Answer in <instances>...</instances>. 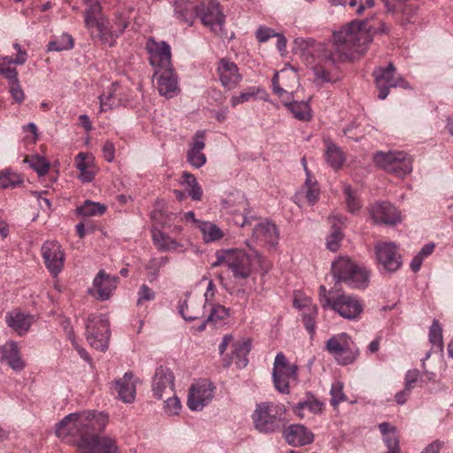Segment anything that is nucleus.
<instances>
[{
  "instance_id": "nucleus-1",
  "label": "nucleus",
  "mask_w": 453,
  "mask_h": 453,
  "mask_svg": "<svg viewBox=\"0 0 453 453\" xmlns=\"http://www.w3.org/2000/svg\"><path fill=\"white\" fill-rule=\"evenodd\" d=\"M364 21H351L333 34V43H316L312 39H296L303 47L307 65L320 82H336L342 79L340 64L351 59L355 54H363L372 41L370 34L363 28Z\"/></svg>"
},
{
  "instance_id": "nucleus-2",
  "label": "nucleus",
  "mask_w": 453,
  "mask_h": 453,
  "mask_svg": "<svg viewBox=\"0 0 453 453\" xmlns=\"http://www.w3.org/2000/svg\"><path fill=\"white\" fill-rule=\"evenodd\" d=\"M108 423L109 416L104 411L73 412L56 425V434L77 447L79 453H119L116 439L99 434Z\"/></svg>"
},
{
  "instance_id": "nucleus-3",
  "label": "nucleus",
  "mask_w": 453,
  "mask_h": 453,
  "mask_svg": "<svg viewBox=\"0 0 453 453\" xmlns=\"http://www.w3.org/2000/svg\"><path fill=\"white\" fill-rule=\"evenodd\" d=\"M287 409L283 403L264 401L256 403L251 414L254 428L260 434L280 432L287 425Z\"/></svg>"
},
{
  "instance_id": "nucleus-4",
  "label": "nucleus",
  "mask_w": 453,
  "mask_h": 453,
  "mask_svg": "<svg viewBox=\"0 0 453 453\" xmlns=\"http://www.w3.org/2000/svg\"><path fill=\"white\" fill-rule=\"evenodd\" d=\"M228 261V270L237 280H247L258 269L266 273L271 267L270 263L253 249L250 252L242 249H233Z\"/></svg>"
},
{
  "instance_id": "nucleus-5",
  "label": "nucleus",
  "mask_w": 453,
  "mask_h": 453,
  "mask_svg": "<svg viewBox=\"0 0 453 453\" xmlns=\"http://www.w3.org/2000/svg\"><path fill=\"white\" fill-rule=\"evenodd\" d=\"M319 297L323 309H331L348 320L359 319L364 311V305L357 297L344 293L327 292L323 285L319 287Z\"/></svg>"
},
{
  "instance_id": "nucleus-6",
  "label": "nucleus",
  "mask_w": 453,
  "mask_h": 453,
  "mask_svg": "<svg viewBox=\"0 0 453 453\" xmlns=\"http://www.w3.org/2000/svg\"><path fill=\"white\" fill-rule=\"evenodd\" d=\"M331 272L336 282H343L352 288H365L370 273L348 257H339L332 263Z\"/></svg>"
},
{
  "instance_id": "nucleus-7",
  "label": "nucleus",
  "mask_w": 453,
  "mask_h": 453,
  "mask_svg": "<svg viewBox=\"0 0 453 453\" xmlns=\"http://www.w3.org/2000/svg\"><path fill=\"white\" fill-rule=\"evenodd\" d=\"M372 159L378 168L397 177H404L412 171V158L404 151H377Z\"/></svg>"
},
{
  "instance_id": "nucleus-8",
  "label": "nucleus",
  "mask_w": 453,
  "mask_h": 453,
  "mask_svg": "<svg viewBox=\"0 0 453 453\" xmlns=\"http://www.w3.org/2000/svg\"><path fill=\"white\" fill-rule=\"evenodd\" d=\"M325 349L341 365L354 363L359 356V349L346 333L337 334L330 337L326 342Z\"/></svg>"
},
{
  "instance_id": "nucleus-9",
  "label": "nucleus",
  "mask_w": 453,
  "mask_h": 453,
  "mask_svg": "<svg viewBox=\"0 0 453 453\" xmlns=\"http://www.w3.org/2000/svg\"><path fill=\"white\" fill-rule=\"evenodd\" d=\"M110 324L104 315H89L86 325L87 341L89 345L102 351L108 348L110 339Z\"/></svg>"
},
{
  "instance_id": "nucleus-10",
  "label": "nucleus",
  "mask_w": 453,
  "mask_h": 453,
  "mask_svg": "<svg viewBox=\"0 0 453 453\" xmlns=\"http://www.w3.org/2000/svg\"><path fill=\"white\" fill-rule=\"evenodd\" d=\"M297 365L290 364L282 352L276 355L273 368V382L278 392L289 394L291 380H297Z\"/></svg>"
},
{
  "instance_id": "nucleus-11",
  "label": "nucleus",
  "mask_w": 453,
  "mask_h": 453,
  "mask_svg": "<svg viewBox=\"0 0 453 453\" xmlns=\"http://www.w3.org/2000/svg\"><path fill=\"white\" fill-rule=\"evenodd\" d=\"M372 75L374 77L376 87L379 90L378 97L384 100L389 94L391 88H409V83L397 73L396 68L393 63H388L386 67H377Z\"/></svg>"
},
{
  "instance_id": "nucleus-12",
  "label": "nucleus",
  "mask_w": 453,
  "mask_h": 453,
  "mask_svg": "<svg viewBox=\"0 0 453 453\" xmlns=\"http://www.w3.org/2000/svg\"><path fill=\"white\" fill-rule=\"evenodd\" d=\"M216 387L206 379L194 382L188 390L187 405L194 411H202L214 397Z\"/></svg>"
},
{
  "instance_id": "nucleus-13",
  "label": "nucleus",
  "mask_w": 453,
  "mask_h": 453,
  "mask_svg": "<svg viewBox=\"0 0 453 453\" xmlns=\"http://www.w3.org/2000/svg\"><path fill=\"white\" fill-rule=\"evenodd\" d=\"M378 265L389 273L396 272L403 265L402 256L395 242H379L374 246Z\"/></svg>"
},
{
  "instance_id": "nucleus-14",
  "label": "nucleus",
  "mask_w": 453,
  "mask_h": 453,
  "mask_svg": "<svg viewBox=\"0 0 453 453\" xmlns=\"http://www.w3.org/2000/svg\"><path fill=\"white\" fill-rule=\"evenodd\" d=\"M150 65L155 69L173 67L170 45L164 41H156L150 37L146 42Z\"/></svg>"
},
{
  "instance_id": "nucleus-15",
  "label": "nucleus",
  "mask_w": 453,
  "mask_h": 453,
  "mask_svg": "<svg viewBox=\"0 0 453 453\" xmlns=\"http://www.w3.org/2000/svg\"><path fill=\"white\" fill-rule=\"evenodd\" d=\"M249 206L250 203L242 194L232 195L225 201L227 213L234 215V224L241 226L251 225V220L255 219L251 216L249 217Z\"/></svg>"
},
{
  "instance_id": "nucleus-16",
  "label": "nucleus",
  "mask_w": 453,
  "mask_h": 453,
  "mask_svg": "<svg viewBox=\"0 0 453 453\" xmlns=\"http://www.w3.org/2000/svg\"><path fill=\"white\" fill-rule=\"evenodd\" d=\"M42 255L46 268L52 276H57L63 269L65 252L61 245L55 241H47L42 246Z\"/></svg>"
},
{
  "instance_id": "nucleus-17",
  "label": "nucleus",
  "mask_w": 453,
  "mask_h": 453,
  "mask_svg": "<svg viewBox=\"0 0 453 453\" xmlns=\"http://www.w3.org/2000/svg\"><path fill=\"white\" fill-rule=\"evenodd\" d=\"M217 74L222 87L226 90L235 88L242 80L237 65L226 58L219 60Z\"/></svg>"
},
{
  "instance_id": "nucleus-18",
  "label": "nucleus",
  "mask_w": 453,
  "mask_h": 453,
  "mask_svg": "<svg viewBox=\"0 0 453 453\" xmlns=\"http://www.w3.org/2000/svg\"><path fill=\"white\" fill-rule=\"evenodd\" d=\"M154 77L157 79V88L161 96L173 98L180 93L178 76L173 67L156 69Z\"/></svg>"
},
{
  "instance_id": "nucleus-19",
  "label": "nucleus",
  "mask_w": 453,
  "mask_h": 453,
  "mask_svg": "<svg viewBox=\"0 0 453 453\" xmlns=\"http://www.w3.org/2000/svg\"><path fill=\"white\" fill-rule=\"evenodd\" d=\"M197 17L205 27L212 28L214 25L222 27L225 22L221 6L216 0H207L199 4Z\"/></svg>"
},
{
  "instance_id": "nucleus-20",
  "label": "nucleus",
  "mask_w": 453,
  "mask_h": 453,
  "mask_svg": "<svg viewBox=\"0 0 453 453\" xmlns=\"http://www.w3.org/2000/svg\"><path fill=\"white\" fill-rule=\"evenodd\" d=\"M152 390L154 396L157 399L173 395L174 376L170 369L160 366L156 370L153 377Z\"/></svg>"
},
{
  "instance_id": "nucleus-21",
  "label": "nucleus",
  "mask_w": 453,
  "mask_h": 453,
  "mask_svg": "<svg viewBox=\"0 0 453 453\" xmlns=\"http://www.w3.org/2000/svg\"><path fill=\"white\" fill-rule=\"evenodd\" d=\"M369 212L376 223L395 225L401 221L397 209L388 202L376 203L371 205Z\"/></svg>"
},
{
  "instance_id": "nucleus-22",
  "label": "nucleus",
  "mask_w": 453,
  "mask_h": 453,
  "mask_svg": "<svg viewBox=\"0 0 453 453\" xmlns=\"http://www.w3.org/2000/svg\"><path fill=\"white\" fill-rule=\"evenodd\" d=\"M118 276L111 275L104 270H100L93 280V288L96 292V298L100 301L108 300L119 284Z\"/></svg>"
},
{
  "instance_id": "nucleus-23",
  "label": "nucleus",
  "mask_w": 453,
  "mask_h": 453,
  "mask_svg": "<svg viewBox=\"0 0 453 453\" xmlns=\"http://www.w3.org/2000/svg\"><path fill=\"white\" fill-rule=\"evenodd\" d=\"M0 362L6 364L15 372H20L26 366L18 343L14 341H9L0 346Z\"/></svg>"
},
{
  "instance_id": "nucleus-24",
  "label": "nucleus",
  "mask_w": 453,
  "mask_h": 453,
  "mask_svg": "<svg viewBox=\"0 0 453 453\" xmlns=\"http://www.w3.org/2000/svg\"><path fill=\"white\" fill-rule=\"evenodd\" d=\"M170 2L173 5L174 17L180 23L191 27L197 17L199 4L195 3V0H172Z\"/></svg>"
},
{
  "instance_id": "nucleus-25",
  "label": "nucleus",
  "mask_w": 453,
  "mask_h": 453,
  "mask_svg": "<svg viewBox=\"0 0 453 453\" xmlns=\"http://www.w3.org/2000/svg\"><path fill=\"white\" fill-rule=\"evenodd\" d=\"M257 242L275 247L279 242V230L275 224L264 220L257 223L252 232Z\"/></svg>"
},
{
  "instance_id": "nucleus-26",
  "label": "nucleus",
  "mask_w": 453,
  "mask_h": 453,
  "mask_svg": "<svg viewBox=\"0 0 453 453\" xmlns=\"http://www.w3.org/2000/svg\"><path fill=\"white\" fill-rule=\"evenodd\" d=\"M283 436L288 444L296 447L310 444L314 440L312 432L303 425L289 426L284 429Z\"/></svg>"
},
{
  "instance_id": "nucleus-27",
  "label": "nucleus",
  "mask_w": 453,
  "mask_h": 453,
  "mask_svg": "<svg viewBox=\"0 0 453 453\" xmlns=\"http://www.w3.org/2000/svg\"><path fill=\"white\" fill-rule=\"evenodd\" d=\"M204 307L205 303L201 300L197 301L188 296L186 299L180 303L179 312L185 320L193 321L203 317Z\"/></svg>"
},
{
  "instance_id": "nucleus-28",
  "label": "nucleus",
  "mask_w": 453,
  "mask_h": 453,
  "mask_svg": "<svg viewBox=\"0 0 453 453\" xmlns=\"http://www.w3.org/2000/svg\"><path fill=\"white\" fill-rule=\"evenodd\" d=\"M288 76V73L285 70H281L274 74L273 78V88L274 93L279 96L281 102L288 108V104H292L293 101V86L291 84L285 83V78Z\"/></svg>"
},
{
  "instance_id": "nucleus-29",
  "label": "nucleus",
  "mask_w": 453,
  "mask_h": 453,
  "mask_svg": "<svg viewBox=\"0 0 453 453\" xmlns=\"http://www.w3.org/2000/svg\"><path fill=\"white\" fill-rule=\"evenodd\" d=\"M5 322L19 335H23L29 330L34 322V317L21 311H13L6 314Z\"/></svg>"
},
{
  "instance_id": "nucleus-30",
  "label": "nucleus",
  "mask_w": 453,
  "mask_h": 453,
  "mask_svg": "<svg viewBox=\"0 0 453 453\" xmlns=\"http://www.w3.org/2000/svg\"><path fill=\"white\" fill-rule=\"evenodd\" d=\"M133 378V373L127 372L121 379L115 381V390L119 399L126 403H133L135 398L136 389Z\"/></svg>"
},
{
  "instance_id": "nucleus-31",
  "label": "nucleus",
  "mask_w": 453,
  "mask_h": 453,
  "mask_svg": "<svg viewBox=\"0 0 453 453\" xmlns=\"http://www.w3.org/2000/svg\"><path fill=\"white\" fill-rule=\"evenodd\" d=\"M324 403L318 399L314 395L307 393L305 397L297 403L294 408V413L300 418H303V411L306 409L312 414H319L324 409Z\"/></svg>"
},
{
  "instance_id": "nucleus-32",
  "label": "nucleus",
  "mask_w": 453,
  "mask_h": 453,
  "mask_svg": "<svg viewBox=\"0 0 453 453\" xmlns=\"http://www.w3.org/2000/svg\"><path fill=\"white\" fill-rule=\"evenodd\" d=\"M332 219V231L326 239V247L331 251H336L340 248V243L343 238V234L341 230V225H344L346 218L341 215H333Z\"/></svg>"
},
{
  "instance_id": "nucleus-33",
  "label": "nucleus",
  "mask_w": 453,
  "mask_h": 453,
  "mask_svg": "<svg viewBox=\"0 0 453 453\" xmlns=\"http://www.w3.org/2000/svg\"><path fill=\"white\" fill-rule=\"evenodd\" d=\"M302 196H304L310 204H314L319 200V188L318 187V181L312 177L311 173H308L302 190L297 192L295 196L296 202L301 200Z\"/></svg>"
},
{
  "instance_id": "nucleus-34",
  "label": "nucleus",
  "mask_w": 453,
  "mask_h": 453,
  "mask_svg": "<svg viewBox=\"0 0 453 453\" xmlns=\"http://www.w3.org/2000/svg\"><path fill=\"white\" fill-rule=\"evenodd\" d=\"M93 28H96L100 41L109 47L114 46L119 34H115L109 27V20L104 17L93 23Z\"/></svg>"
},
{
  "instance_id": "nucleus-35",
  "label": "nucleus",
  "mask_w": 453,
  "mask_h": 453,
  "mask_svg": "<svg viewBox=\"0 0 453 453\" xmlns=\"http://www.w3.org/2000/svg\"><path fill=\"white\" fill-rule=\"evenodd\" d=\"M86 10L84 12L85 27L91 30L93 29V23L104 18L102 12V5L98 0H83Z\"/></svg>"
},
{
  "instance_id": "nucleus-36",
  "label": "nucleus",
  "mask_w": 453,
  "mask_h": 453,
  "mask_svg": "<svg viewBox=\"0 0 453 453\" xmlns=\"http://www.w3.org/2000/svg\"><path fill=\"white\" fill-rule=\"evenodd\" d=\"M120 88L119 83H112L107 91L99 96L102 111H107L119 105L120 102L119 91Z\"/></svg>"
},
{
  "instance_id": "nucleus-37",
  "label": "nucleus",
  "mask_w": 453,
  "mask_h": 453,
  "mask_svg": "<svg viewBox=\"0 0 453 453\" xmlns=\"http://www.w3.org/2000/svg\"><path fill=\"white\" fill-rule=\"evenodd\" d=\"M152 239L154 244L161 251L175 250L179 248H182L183 245L176 240L170 237L160 230L153 231Z\"/></svg>"
},
{
  "instance_id": "nucleus-38",
  "label": "nucleus",
  "mask_w": 453,
  "mask_h": 453,
  "mask_svg": "<svg viewBox=\"0 0 453 453\" xmlns=\"http://www.w3.org/2000/svg\"><path fill=\"white\" fill-rule=\"evenodd\" d=\"M229 317V310L220 304H211L210 314L206 320H204L198 327L199 331L205 328L207 323H211L214 326L221 324L226 319Z\"/></svg>"
},
{
  "instance_id": "nucleus-39",
  "label": "nucleus",
  "mask_w": 453,
  "mask_h": 453,
  "mask_svg": "<svg viewBox=\"0 0 453 453\" xmlns=\"http://www.w3.org/2000/svg\"><path fill=\"white\" fill-rule=\"evenodd\" d=\"M203 234V240L205 242L219 241L223 238V231L214 223L209 221L199 222L197 226Z\"/></svg>"
},
{
  "instance_id": "nucleus-40",
  "label": "nucleus",
  "mask_w": 453,
  "mask_h": 453,
  "mask_svg": "<svg viewBox=\"0 0 453 453\" xmlns=\"http://www.w3.org/2000/svg\"><path fill=\"white\" fill-rule=\"evenodd\" d=\"M106 211V206L98 202L86 200L81 206L76 208V213L81 217L101 216Z\"/></svg>"
},
{
  "instance_id": "nucleus-41",
  "label": "nucleus",
  "mask_w": 453,
  "mask_h": 453,
  "mask_svg": "<svg viewBox=\"0 0 453 453\" xmlns=\"http://www.w3.org/2000/svg\"><path fill=\"white\" fill-rule=\"evenodd\" d=\"M251 349V343L249 340L240 341L234 344L233 357L236 358V365L243 368L248 364L247 356Z\"/></svg>"
},
{
  "instance_id": "nucleus-42",
  "label": "nucleus",
  "mask_w": 453,
  "mask_h": 453,
  "mask_svg": "<svg viewBox=\"0 0 453 453\" xmlns=\"http://www.w3.org/2000/svg\"><path fill=\"white\" fill-rule=\"evenodd\" d=\"M182 179L180 183L188 188V196L195 201H200L202 199L203 190L198 185L196 177L189 173L184 172L182 173Z\"/></svg>"
},
{
  "instance_id": "nucleus-43",
  "label": "nucleus",
  "mask_w": 453,
  "mask_h": 453,
  "mask_svg": "<svg viewBox=\"0 0 453 453\" xmlns=\"http://www.w3.org/2000/svg\"><path fill=\"white\" fill-rule=\"evenodd\" d=\"M325 157L329 165L334 169L340 168L345 161L344 153L335 143L327 146Z\"/></svg>"
},
{
  "instance_id": "nucleus-44",
  "label": "nucleus",
  "mask_w": 453,
  "mask_h": 453,
  "mask_svg": "<svg viewBox=\"0 0 453 453\" xmlns=\"http://www.w3.org/2000/svg\"><path fill=\"white\" fill-rule=\"evenodd\" d=\"M22 182L23 179L21 175L11 169L0 171V189L14 188Z\"/></svg>"
},
{
  "instance_id": "nucleus-45",
  "label": "nucleus",
  "mask_w": 453,
  "mask_h": 453,
  "mask_svg": "<svg viewBox=\"0 0 453 453\" xmlns=\"http://www.w3.org/2000/svg\"><path fill=\"white\" fill-rule=\"evenodd\" d=\"M205 143H194L188 151L187 159L196 168L202 167L206 163V157L203 152Z\"/></svg>"
},
{
  "instance_id": "nucleus-46",
  "label": "nucleus",
  "mask_w": 453,
  "mask_h": 453,
  "mask_svg": "<svg viewBox=\"0 0 453 453\" xmlns=\"http://www.w3.org/2000/svg\"><path fill=\"white\" fill-rule=\"evenodd\" d=\"M288 109L299 120H310L311 118V111L308 102L293 101L292 104H288Z\"/></svg>"
},
{
  "instance_id": "nucleus-47",
  "label": "nucleus",
  "mask_w": 453,
  "mask_h": 453,
  "mask_svg": "<svg viewBox=\"0 0 453 453\" xmlns=\"http://www.w3.org/2000/svg\"><path fill=\"white\" fill-rule=\"evenodd\" d=\"M25 162L29 164V166L35 170L39 176H44L50 166V162L44 157L39 155L27 157Z\"/></svg>"
},
{
  "instance_id": "nucleus-48",
  "label": "nucleus",
  "mask_w": 453,
  "mask_h": 453,
  "mask_svg": "<svg viewBox=\"0 0 453 453\" xmlns=\"http://www.w3.org/2000/svg\"><path fill=\"white\" fill-rule=\"evenodd\" d=\"M429 342L438 349L439 351L443 350L442 328L437 319H434L429 328Z\"/></svg>"
},
{
  "instance_id": "nucleus-49",
  "label": "nucleus",
  "mask_w": 453,
  "mask_h": 453,
  "mask_svg": "<svg viewBox=\"0 0 453 453\" xmlns=\"http://www.w3.org/2000/svg\"><path fill=\"white\" fill-rule=\"evenodd\" d=\"M262 91L263 89L257 87L248 88L247 90L240 93V95L233 96L230 99V104L232 107H236L240 104H243L257 98V96Z\"/></svg>"
},
{
  "instance_id": "nucleus-50",
  "label": "nucleus",
  "mask_w": 453,
  "mask_h": 453,
  "mask_svg": "<svg viewBox=\"0 0 453 453\" xmlns=\"http://www.w3.org/2000/svg\"><path fill=\"white\" fill-rule=\"evenodd\" d=\"M73 47V39L69 34H63L55 41L50 42L48 50L50 51H62L71 50Z\"/></svg>"
},
{
  "instance_id": "nucleus-51",
  "label": "nucleus",
  "mask_w": 453,
  "mask_h": 453,
  "mask_svg": "<svg viewBox=\"0 0 453 453\" xmlns=\"http://www.w3.org/2000/svg\"><path fill=\"white\" fill-rule=\"evenodd\" d=\"M343 193L345 196V202L348 211L351 213L358 211L362 204L356 192L351 188L349 185H344Z\"/></svg>"
},
{
  "instance_id": "nucleus-52",
  "label": "nucleus",
  "mask_w": 453,
  "mask_h": 453,
  "mask_svg": "<svg viewBox=\"0 0 453 453\" xmlns=\"http://www.w3.org/2000/svg\"><path fill=\"white\" fill-rule=\"evenodd\" d=\"M318 315L317 306L309 307L308 311L303 313V323L311 337L316 331V317Z\"/></svg>"
},
{
  "instance_id": "nucleus-53",
  "label": "nucleus",
  "mask_w": 453,
  "mask_h": 453,
  "mask_svg": "<svg viewBox=\"0 0 453 453\" xmlns=\"http://www.w3.org/2000/svg\"><path fill=\"white\" fill-rule=\"evenodd\" d=\"M330 395V403L334 406V408H336L340 403L346 401V396L343 393V385L340 381H336L332 384Z\"/></svg>"
},
{
  "instance_id": "nucleus-54",
  "label": "nucleus",
  "mask_w": 453,
  "mask_h": 453,
  "mask_svg": "<svg viewBox=\"0 0 453 453\" xmlns=\"http://www.w3.org/2000/svg\"><path fill=\"white\" fill-rule=\"evenodd\" d=\"M166 400L165 401V411L169 415H176L179 413V411L180 410V402L179 398L173 394L169 396H165Z\"/></svg>"
},
{
  "instance_id": "nucleus-55",
  "label": "nucleus",
  "mask_w": 453,
  "mask_h": 453,
  "mask_svg": "<svg viewBox=\"0 0 453 453\" xmlns=\"http://www.w3.org/2000/svg\"><path fill=\"white\" fill-rule=\"evenodd\" d=\"M75 165L78 170H84L85 168H88V166H95L94 165V158L90 154L80 152L74 159Z\"/></svg>"
},
{
  "instance_id": "nucleus-56",
  "label": "nucleus",
  "mask_w": 453,
  "mask_h": 453,
  "mask_svg": "<svg viewBox=\"0 0 453 453\" xmlns=\"http://www.w3.org/2000/svg\"><path fill=\"white\" fill-rule=\"evenodd\" d=\"M156 297L155 292L149 288L147 285L143 284L141 286L138 291V299L137 305L141 306L145 301H153Z\"/></svg>"
},
{
  "instance_id": "nucleus-57",
  "label": "nucleus",
  "mask_w": 453,
  "mask_h": 453,
  "mask_svg": "<svg viewBox=\"0 0 453 453\" xmlns=\"http://www.w3.org/2000/svg\"><path fill=\"white\" fill-rule=\"evenodd\" d=\"M9 92L13 101L19 104H22L25 100V93L19 84V81L9 84Z\"/></svg>"
},
{
  "instance_id": "nucleus-58",
  "label": "nucleus",
  "mask_w": 453,
  "mask_h": 453,
  "mask_svg": "<svg viewBox=\"0 0 453 453\" xmlns=\"http://www.w3.org/2000/svg\"><path fill=\"white\" fill-rule=\"evenodd\" d=\"M233 249L220 250L216 252V261L211 264L212 267H218L219 265H226L227 268L229 266L228 259L231 258Z\"/></svg>"
},
{
  "instance_id": "nucleus-59",
  "label": "nucleus",
  "mask_w": 453,
  "mask_h": 453,
  "mask_svg": "<svg viewBox=\"0 0 453 453\" xmlns=\"http://www.w3.org/2000/svg\"><path fill=\"white\" fill-rule=\"evenodd\" d=\"M233 249L220 250L216 252V261L211 264L212 267H218L219 265H226L227 268L229 266L228 259L231 258Z\"/></svg>"
},
{
  "instance_id": "nucleus-60",
  "label": "nucleus",
  "mask_w": 453,
  "mask_h": 453,
  "mask_svg": "<svg viewBox=\"0 0 453 453\" xmlns=\"http://www.w3.org/2000/svg\"><path fill=\"white\" fill-rule=\"evenodd\" d=\"M276 32L273 29L265 26H260L256 32V38L259 42H265L270 38L274 37Z\"/></svg>"
},
{
  "instance_id": "nucleus-61",
  "label": "nucleus",
  "mask_w": 453,
  "mask_h": 453,
  "mask_svg": "<svg viewBox=\"0 0 453 453\" xmlns=\"http://www.w3.org/2000/svg\"><path fill=\"white\" fill-rule=\"evenodd\" d=\"M420 372L417 369L409 370L405 374V389L411 390L419 378Z\"/></svg>"
},
{
  "instance_id": "nucleus-62",
  "label": "nucleus",
  "mask_w": 453,
  "mask_h": 453,
  "mask_svg": "<svg viewBox=\"0 0 453 453\" xmlns=\"http://www.w3.org/2000/svg\"><path fill=\"white\" fill-rule=\"evenodd\" d=\"M79 171H80L79 179L83 183L91 182L94 180L95 175L96 173V166H92V167L88 166V168H85L84 170H79Z\"/></svg>"
},
{
  "instance_id": "nucleus-63",
  "label": "nucleus",
  "mask_w": 453,
  "mask_h": 453,
  "mask_svg": "<svg viewBox=\"0 0 453 453\" xmlns=\"http://www.w3.org/2000/svg\"><path fill=\"white\" fill-rule=\"evenodd\" d=\"M383 438L388 450L399 452V442L395 432L391 433L388 435L383 436Z\"/></svg>"
},
{
  "instance_id": "nucleus-64",
  "label": "nucleus",
  "mask_w": 453,
  "mask_h": 453,
  "mask_svg": "<svg viewBox=\"0 0 453 453\" xmlns=\"http://www.w3.org/2000/svg\"><path fill=\"white\" fill-rule=\"evenodd\" d=\"M444 442L440 440H435L430 444H428L422 453H439L441 448L443 447Z\"/></svg>"
}]
</instances>
